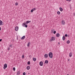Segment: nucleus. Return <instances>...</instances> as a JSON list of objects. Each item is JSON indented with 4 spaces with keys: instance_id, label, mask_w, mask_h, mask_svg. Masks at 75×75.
Here are the masks:
<instances>
[{
    "instance_id": "obj_23",
    "label": "nucleus",
    "mask_w": 75,
    "mask_h": 75,
    "mask_svg": "<svg viewBox=\"0 0 75 75\" xmlns=\"http://www.w3.org/2000/svg\"><path fill=\"white\" fill-rule=\"evenodd\" d=\"M70 42V41H69V40H68L67 41V44H69Z\"/></svg>"
},
{
    "instance_id": "obj_17",
    "label": "nucleus",
    "mask_w": 75,
    "mask_h": 75,
    "mask_svg": "<svg viewBox=\"0 0 75 75\" xmlns=\"http://www.w3.org/2000/svg\"><path fill=\"white\" fill-rule=\"evenodd\" d=\"M29 23H31V21H26V24H28Z\"/></svg>"
},
{
    "instance_id": "obj_14",
    "label": "nucleus",
    "mask_w": 75,
    "mask_h": 75,
    "mask_svg": "<svg viewBox=\"0 0 75 75\" xmlns=\"http://www.w3.org/2000/svg\"><path fill=\"white\" fill-rule=\"evenodd\" d=\"M33 61H36V60H37V59H36V58L35 57H34L33 58Z\"/></svg>"
},
{
    "instance_id": "obj_8",
    "label": "nucleus",
    "mask_w": 75,
    "mask_h": 75,
    "mask_svg": "<svg viewBox=\"0 0 75 75\" xmlns=\"http://www.w3.org/2000/svg\"><path fill=\"white\" fill-rule=\"evenodd\" d=\"M62 24L63 25H65V22L64 21H62Z\"/></svg>"
},
{
    "instance_id": "obj_13",
    "label": "nucleus",
    "mask_w": 75,
    "mask_h": 75,
    "mask_svg": "<svg viewBox=\"0 0 75 75\" xmlns=\"http://www.w3.org/2000/svg\"><path fill=\"white\" fill-rule=\"evenodd\" d=\"M59 35H59V33H57L56 34L57 37H59Z\"/></svg>"
},
{
    "instance_id": "obj_38",
    "label": "nucleus",
    "mask_w": 75,
    "mask_h": 75,
    "mask_svg": "<svg viewBox=\"0 0 75 75\" xmlns=\"http://www.w3.org/2000/svg\"><path fill=\"white\" fill-rule=\"evenodd\" d=\"M22 57L23 58H24V56H23Z\"/></svg>"
},
{
    "instance_id": "obj_3",
    "label": "nucleus",
    "mask_w": 75,
    "mask_h": 75,
    "mask_svg": "<svg viewBox=\"0 0 75 75\" xmlns=\"http://www.w3.org/2000/svg\"><path fill=\"white\" fill-rule=\"evenodd\" d=\"M15 30L16 31H18V27L16 26L15 28Z\"/></svg>"
},
{
    "instance_id": "obj_12",
    "label": "nucleus",
    "mask_w": 75,
    "mask_h": 75,
    "mask_svg": "<svg viewBox=\"0 0 75 75\" xmlns=\"http://www.w3.org/2000/svg\"><path fill=\"white\" fill-rule=\"evenodd\" d=\"M2 23H3V22H2V21L1 20H0V25H3Z\"/></svg>"
},
{
    "instance_id": "obj_10",
    "label": "nucleus",
    "mask_w": 75,
    "mask_h": 75,
    "mask_svg": "<svg viewBox=\"0 0 75 75\" xmlns=\"http://www.w3.org/2000/svg\"><path fill=\"white\" fill-rule=\"evenodd\" d=\"M60 10L62 12L63 11V9L61 7H60L59 8Z\"/></svg>"
},
{
    "instance_id": "obj_25",
    "label": "nucleus",
    "mask_w": 75,
    "mask_h": 75,
    "mask_svg": "<svg viewBox=\"0 0 75 75\" xmlns=\"http://www.w3.org/2000/svg\"><path fill=\"white\" fill-rule=\"evenodd\" d=\"M54 29H52L51 30L52 32H52H54Z\"/></svg>"
},
{
    "instance_id": "obj_26",
    "label": "nucleus",
    "mask_w": 75,
    "mask_h": 75,
    "mask_svg": "<svg viewBox=\"0 0 75 75\" xmlns=\"http://www.w3.org/2000/svg\"><path fill=\"white\" fill-rule=\"evenodd\" d=\"M16 6H18V3L16 2L15 4Z\"/></svg>"
},
{
    "instance_id": "obj_9",
    "label": "nucleus",
    "mask_w": 75,
    "mask_h": 75,
    "mask_svg": "<svg viewBox=\"0 0 75 75\" xmlns=\"http://www.w3.org/2000/svg\"><path fill=\"white\" fill-rule=\"evenodd\" d=\"M26 69L28 70H29V69H30V67L29 66H27L26 67Z\"/></svg>"
},
{
    "instance_id": "obj_1",
    "label": "nucleus",
    "mask_w": 75,
    "mask_h": 75,
    "mask_svg": "<svg viewBox=\"0 0 75 75\" xmlns=\"http://www.w3.org/2000/svg\"><path fill=\"white\" fill-rule=\"evenodd\" d=\"M48 55L50 58H52V57H53V54H52V52H50L49 53Z\"/></svg>"
},
{
    "instance_id": "obj_7",
    "label": "nucleus",
    "mask_w": 75,
    "mask_h": 75,
    "mask_svg": "<svg viewBox=\"0 0 75 75\" xmlns=\"http://www.w3.org/2000/svg\"><path fill=\"white\" fill-rule=\"evenodd\" d=\"M55 37H52L51 38V41H54V40H55Z\"/></svg>"
},
{
    "instance_id": "obj_29",
    "label": "nucleus",
    "mask_w": 75,
    "mask_h": 75,
    "mask_svg": "<svg viewBox=\"0 0 75 75\" xmlns=\"http://www.w3.org/2000/svg\"><path fill=\"white\" fill-rule=\"evenodd\" d=\"M28 47H29L30 46V43H28Z\"/></svg>"
},
{
    "instance_id": "obj_2",
    "label": "nucleus",
    "mask_w": 75,
    "mask_h": 75,
    "mask_svg": "<svg viewBox=\"0 0 75 75\" xmlns=\"http://www.w3.org/2000/svg\"><path fill=\"white\" fill-rule=\"evenodd\" d=\"M7 67V64H5L4 65V69H6V68Z\"/></svg>"
},
{
    "instance_id": "obj_6",
    "label": "nucleus",
    "mask_w": 75,
    "mask_h": 75,
    "mask_svg": "<svg viewBox=\"0 0 75 75\" xmlns=\"http://www.w3.org/2000/svg\"><path fill=\"white\" fill-rule=\"evenodd\" d=\"M44 57L45 58H48V54H45Z\"/></svg>"
},
{
    "instance_id": "obj_37",
    "label": "nucleus",
    "mask_w": 75,
    "mask_h": 75,
    "mask_svg": "<svg viewBox=\"0 0 75 75\" xmlns=\"http://www.w3.org/2000/svg\"><path fill=\"white\" fill-rule=\"evenodd\" d=\"M70 59H68V61H70Z\"/></svg>"
},
{
    "instance_id": "obj_16",
    "label": "nucleus",
    "mask_w": 75,
    "mask_h": 75,
    "mask_svg": "<svg viewBox=\"0 0 75 75\" xmlns=\"http://www.w3.org/2000/svg\"><path fill=\"white\" fill-rule=\"evenodd\" d=\"M27 24V23H23L22 24V25L23 26H24V25H25Z\"/></svg>"
},
{
    "instance_id": "obj_22",
    "label": "nucleus",
    "mask_w": 75,
    "mask_h": 75,
    "mask_svg": "<svg viewBox=\"0 0 75 75\" xmlns=\"http://www.w3.org/2000/svg\"><path fill=\"white\" fill-rule=\"evenodd\" d=\"M57 13L59 15V14H60V12L58 11L57 12Z\"/></svg>"
},
{
    "instance_id": "obj_15",
    "label": "nucleus",
    "mask_w": 75,
    "mask_h": 75,
    "mask_svg": "<svg viewBox=\"0 0 75 75\" xmlns=\"http://www.w3.org/2000/svg\"><path fill=\"white\" fill-rule=\"evenodd\" d=\"M25 36H23L21 38L22 40H24V38H25Z\"/></svg>"
},
{
    "instance_id": "obj_30",
    "label": "nucleus",
    "mask_w": 75,
    "mask_h": 75,
    "mask_svg": "<svg viewBox=\"0 0 75 75\" xmlns=\"http://www.w3.org/2000/svg\"><path fill=\"white\" fill-rule=\"evenodd\" d=\"M65 37H67V36H68V35L67 34H66L65 35Z\"/></svg>"
},
{
    "instance_id": "obj_34",
    "label": "nucleus",
    "mask_w": 75,
    "mask_h": 75,
    "mask_svg": "<svg viewBox=\"0 0 75 75\" xmlns=\"http://www.w3.org/2000/svg\"><path fill=\"white\" fill-rule=\"evenodd\" d=\"M8 50H10V48L9 47L8 48Z\"/></svg>"
},
{
    "instance_id": "obj_11",
    "label": "nucleus",
    "mask_w": 75,
    "mask_h": 75,
    "mask_svg": "<svg viewBox=\"0 0 75 75\" xmlns=\"http://www.w3.org/2000/svg\"><path fill=\"white\" fill-rule=\"evenodd\" d=\"M62 40L63 41H64V40H65V36H63Z\"/></svg>"
},
{
    "instance_id": "obj_19",
    "label": "nucleus",
    "mask_w": 75,
    "mask_h": 75,
    "mask_svg": "<svg viewBox=\"0 0 75 75\" xmlns=\"http://www.w3.org/2000/svg\"><path fill=\"white\" fill-rule=\"evenodd\" d=\"M45 62L46 64H48V61L47 60H46Z\"/></svg>"
},
{
    "instance_id": "obj_33",
    "label": "nucleus",
    "mask_w": 75,
    "mask_h": 75,
    "mask_svg": "<svg viewBox=\"0 0 75 75\" xmlns=\"http://www.w3.org/2000/svg\"><path fill=\"white\" fill-rule=\"evenodd\" d=\"M67 1H70L71 0H66Z\"/></svg>"
},
{
    "instance_id": "obj_20",
    "label": "nucleus",
    "mask_w": 75,
    "mask_h": 75,
    "mask_svg": "<svg viewBox=\"0 0 75 75\" xmlns=\"http://www.w3.org/2000/svg\"><path fill=\"white\" fill-rule=\"evenodd\" d=\"M20 74V71H18V72H17V74L18 75H19V74Z\"/></svg>"
},
{
    "instance_id": "obj_32",
    "label": "nucleus",
    "mask_w": 75,
    "mask_h": 75,
    "mask_svg": "<svg viewBox=\"0 0 75 75\" xmlns=\"http://www.w3.org/2000/svg\"><path fill=\"white\" fill-rule=\"evenodd\" d=\"M28 27V26L27 25H25V27H26V28H27Z\"/></svg>"
},
{
    "instance_id": "obj_28",
    "label": "nucleus",
    "mask_w": 75,
    "mask_h": 75,
    "mask_svg": "<svg viewBox=\"0 0 75 75\" xmlns=\"http://www.w3.org/2000/svg\"><path fill=\"white\" fill-rule=\"evenodd\" d=\"M23 75H25V72H24L23 73Z\"/></svg>"
},
{
    "instance_id": "obj_18",
    "label": "nucleus",
    "mask_w": 75,
    "mask_h": 75,
    "mask_svg": "<svg viewBox=\"0 0 75 75\" xmlns=\"http://www.w3.org/2000/svg\"><path fill=\"white\" fill-rule=\"evenodd\" d=\"M69 57H72V52H71L69 53Z\"/></svg>"
},
{
    "instance_id": "obj_21",
    "label": "nucleus",
    "mask_w": 75,
    "mask_h": 75,
    "mask_svg": "<svg viewBox=\"0 0 75 75\" xmlns=\"http://www.w3.org/2000/svg\"><path fill=\"white\" fill-rule=\"evenodd\" d=\"M9 47H11L12 48L13 47V46H12V44H10L9 45Z\"/></svg>"
},
{
    "instance_id": "obj_4",
    "label": "nucleus",
    "mask_w": 75,
    "mask_h": 75,
    "mask_svg": "<svg viewBox=\"0 0 75 75\" xmlns=\"http://www.w3.org/2000/svg\"><path fill=\"white\" fill-rule=\"evenodd\" d=\"M36 9H37L35 8H34L32 9L31 11V13H33V11H35V10H36Z\"/></svg>"
},
{
    "instance_id": "obj_5",
    "label": "nucleus",
    "mask_w": 75,
    "mask_h": 75,
    "mask_svg": "<svg viewBox=\"0 0 75 75\" xmlns=\"http://www.w3.org/2000/svg\"><path fill=\"white\" fill-rule=\"evenodd\" d=\"M40 66H42L43 65V62H42L41 61L40 62Z\"/></svg>"
},
{
    "instance_id": "obj_36",
    "label": "nucleus",
    "mask_w": 75,
    "mask_h": 75,
    "mask_svg": "<svg viewBox=\"0 0 75 75\" xmlns=\"http://www.w3.org/2000/svg\"><path fill=\"white\" fill-rule=\"evenodd\" d=\"M1 41H2V39H0V41L1 42Z\"/></svg>"
},
{
    "instance_id": "obj_27",
    "label": "nucleus",
    "mask_w": 75,
    "mask_h": 75,
    "mask_svg": "<svg viewBox=\"0 0 75 75\" xmlns=\"http://www.w3.org/2000/svg\"><path fill=\"white\" fill-rule=\"evenodd\" d=\"M13 71H15L16 70V68L15 67L13 68Z\"/></svg>"
},
{
    "instance_id": "obj_24",
    "label": "nucleus",
    "mask_w": 75,
    "mask_h": 75,
    "mask_svg": "<svg viewBox=\"0 0 75 75\" xmlns=\"http://www.w3.org/2000/svg\"><path fill=\"white\" fill-rule=\"evenodd\" d=\"M27 64H28V65H30V61H28V62Z\"/></svg>"
},
{
    "instance_id": "obj_31",
    "label": "nucleus",
    "mask_w": 75,
    "mask_h": 75,
    "mask_svg": "<svg viewBox=\"0 0 75 75\" xmlns=\"http://www.w3.org/2000/svg\"><path fill=\"white\" fill-rule=\"evenodd\" d=\"M56 33V31H54V34H55Z\"/></svg>"
},
{
    "instance_id": "obj_35",
    "label": "nucleus",
    "mask_w": 75,
    "mask_h": 75,
    "mask_svg": "<svg viewBox=\"0 0 75 75\" xmlns=\"http://www.w3.org/2000/svg\"><path fill=\"white\" fill-rule=\"evenodd\" d=\"M1 27H0V31H1Z\"/></svg>"
}]
</instances>
